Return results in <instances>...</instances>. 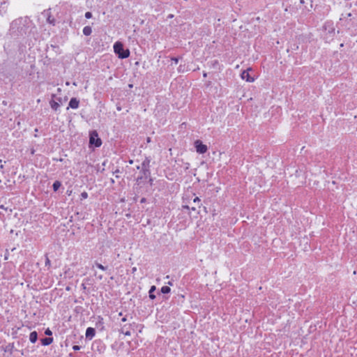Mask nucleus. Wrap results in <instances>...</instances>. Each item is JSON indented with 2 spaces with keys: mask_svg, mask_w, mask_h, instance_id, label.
I'll return each instance as SVG.
<instances>
[{
  "mask_svg": "<svg viewBox=\"0 0 357 357\" xmlns=\"http://www.w3.org/2000/svg\"><path fill=\"white\" fill-rule=\"evenodd\" d=\"M88 198V193L86 192H83L80 195L81 200L86 199Z\"/></svg>",
  "mask_w": 357,
  "mask_h": 357,
  "instance_id": "16",
  "label": "nucleus"
},
{
  "mask_svg": "<svg viewBox=\"0 0 357 357\" xmlns=\"http://www.w3.org/2000/svg\"><path fill=\"white\" fill-rule=\"evenodd\" d=\"M96 266L98 268H100V269H101L102 271H105L106 270V268L104 266H102V264H96Z\"/></svg>",
  "mask_w": 357,
  "mask_h": 357,
  "instance_id": "17",
  "label": "nucleus"
},
{
  "mask_svg": "<svg viewBox=\"0 0 357 357\" xmlns=\"http://www.w3.org/2000/svg\"><path fill=\"white\" fill-rule=\"evenodd\" d=\"M73 349L75 351H77V350H79L80 347H79V346H78V345H74V346L73 347Z\"/></svg>",
  "mask_w": 357,
  "mask_h": 357,
  "instance_id": "20",
  "label": "nucleus"
},
{
  "mask_svg": "<svg viewBox=\"0 0 357 357\" xmlns=\"http://www.w3.org/2000/svg\"><path fill=\"white\" fill-rule=\"evenodd\" d=\"M170 291H171V289L169 287H167V286H163L161 288V291L163 294H168V293L170 292Z\"/></svg>",
  "mask_w": 357,
  "mask_h": 357,
  "instance_id": "15",
  "label": "nucleus"
},
{
  "mask_svg": "<svg viewBox=\"0 0 357 357\" xmlns=\"http://www.w3.org/2000/svg\"><path fill=\"white\" fill-rule=\"evenodd\" d=\"M126 320H127L126 317H123V318H122V319H121V321H122L123 322L126 321Z\"/></svg>",
  "mask_w": 357,
  "mask_h": 357,
  "instance_id": "25",
  "label": "nucleus"
},
{
  "mask_svg": "<svg viewBox=\"0 0 357 357\" xmlns=\"http://www.w3.org/2000/svg\"><path fill=\"white\" fill-rule=\"evenodd\" d=\"M89 143L91 145H94L96 147H99L102 144V141L98 137V134L96 130L91 132Z\"/></svg>",
  "mask_w": 357,
  "mask_h": 357,
  "instance_id": "3",
  "label": "nucleus"
},
{
  "mask_svg": "<svg viewBox=\"0 0 357 357\" xmlns=\"http://www.w3.org/2000/svg\"><path fill=\"white\" fill-rule=\"evenodd\" d=\"M183 203L185 204L183 207L188 211V213L192 218L197 219L201 208L202 207V201L194 193L191 195H186L183 198Z\"/></svg>",
  "mask_w": 357,
  "mask_h": 357,
  "instance_id": "1",
  "label": "nucleus"
},
{
  "mask_svg": "<svg viewBox=\"0 0 357 357\" xmlns=\"http://www.w3.org/2000/svg\"><path fill=\"white\" fill-rule=\"evenodd\" d=\"M136 271H137V268H136V267H133V268H132V272L134 273H135Z\"/></svg>",
  "mask_w": 357,
  "mask_h": 357,
  "instance_id": "23",
  "label": "nucleus"
},
{
  "mask_svg": "<svg viewBox=\"0 0 357 357\" xmlns=\"http://www.w3.org/2000/svg\"><path fill=\"white\" fill-rule=\"evenodd\" d=\"M91 32H92V29L91 28V26H86L84 27L83 29V33L85 35V36H89L91 34Z\"/></svg>",
  "mask_w": 357,
  "mask_h": 357,
  "instance_id": "11",
  "label": "nucleus"
},
{
  "mask_svg": "<svg viewBox=\"0 0 357 357\" xmlns=\"http://www.w3.org/2000/svg\"><path fill=\"white\" fill-rule=\"evenodd\" d=\"M85 17L87 18V19H90L92 17V14L91 12H86L85 13Z\"/></svg>",
  "mask_w": 357,
  "mask_h": 357,
  "instance_id": "18",
  "label": "nucleus"
},
{
  "mask_svg": "<svg viewBox=\"0 0 357 357\" xmlns=\"http://www.w3.org/2000/svg\"><path fill=\"white\" fill-rule=\"evenodd\" d=\"M61 183L59 181H56L54 183H53V190L54 191H57L59 190V188L61 187Z\"/></svg>",
  "mask_w": 357,
  "mask_h": 357,
  "instance_id": "14",
  "label": "nucleus"
},
{
  "mask_svg": "<svg viewBox=\"0 0 357 357\" xmlns=\"http://www.w3.org/2000/svg\"><path fill=\"white\" fill-rule=\"evenodd\" d=\"M95 335V330L93 328H88L86 331V337L92 338Z\"/></svg>",
  "mask_w": 357,
  "mask_h": 357,
  "instance_id": "8",
  "label": "nucleus"
},
{
  "mask_svg": "<svg viewBox=\"0 0 357 357\" xmlns=\"http://www.w3.org/2000/svg\"><path fill=\"white\" fill-rule=\"evenodd\" d=\"M37 338H38V335L36 331H33L30 333L29 340L31 342L35 343L37 340Z\"/></svg>",
  "mask_w": 357,
  "mask_h": 357,
  "instance_id": "9",
  "label": "nucleus"
},
{
  "mask_svg": "<svg viewBox=\"0 0 357 357\" xmlns=\"http://www.w3.org/2000/svg\"><path fill=\"white\" fill-rule=\"evenodd\" d=\"M45 264L46 266H50V260L48 257L46 258Z\"/></svg>",
  "mask_w": 357,
  "mask_h": 357,
  "instance_id": "21",
  "label": "nucleus"
},
{
  "mask_svg": "<svg viewBox=\"0 0 357 357\" xmlns=\"http://www.w3.org/2000/svg\"><path fill=\"white\" fill-rule=\"evenodd\" d=\"M155 290V286H152L149 290V298L151 299H154L155 298V296L154 295L153 292Z\"/></svg>",
  "mask_w": 357,
  "mask_h": 357,
  "instance_id": "13",
  "label": "nucleus"
},
{
  "mask_svg": "<svg viewBox=\"0 0 357 357\" xmlns=\"http://www.w3.org/2000/svg\"><path fill=\"white\" fill-rule=\"evenodd\" d=\"M8 259V250H6V253L4 256V259L7 260Z\"/></svg>",
  "mask_w": 357,
  "mask_h": 357,
  "instance_id": "22",
  "label": "nucleus"
},
{
  "mask_svg": "<svg viewBox=\"0 0 357 357\" xmlns=\"http://www.w3.org/2000/svg\"><path fill=\"white\" fill-rule=\"evenodd\" d=\"M195 147L196 151L199 154H204L207 152L208 147L206 144H204L199 139H197L195 141Z\"/></svg>",
  "mask_w": 357,
  "mask_h": 357,
  "instance_id": "4",
  "label": "nucleus"
},
{
  "mask_svg": "<svg viewBox=\"0 0 357 357\" xmlns=\"http://www.w3.org/2000/svg\"><path fill=\"white\" fill-rule=\"evenodd\" d=\"M114 51L120 59H126L130 56V50H124L122 43L117 41L114 45Z\"/></svg>",
  "mask_w": 357,
  "mask_h": 357,
  "instance_id": "2",
  "label": "nucleus"
},
{
  "mask_svg": "<svg viewBox=\"0 0 357 357\" xmlns=\"http://www.w3.org/2000/svg\"><path fill=\"white\" fill-rule=\"evenodd\" d=\"M250 70H252V68H248L247 70H243L241 73V78L248 82H253L255 81V78L250 75Z\"/></svg>",
  "mask_w": 357,
  "mask_h": 357,
  "instance_id": "5",
  "label": "nucleus"
},
{
  "mask_svg": "<svg viewBox=\"0 0 357 357\" xmlns=\"http://www.w3.org/2000/svg\"><path fill=\"white\" fill-rule=\"evenodd\" d=\"M67 193H68V195H70L72 194V190H70V191H68H68H67Z\"/></svg>",
  "mask_w": 357,
  "mask_h": 357,
  "instance_id": "26",
  "label": "nucleus"
},
{
  "mask_svg": "<svg viewBox=\"0 0 357 357\" xmlns=\"http://www.w3.org/2000/svg\"><path fill=\"white\" fill-rule=\"evenodd\" d=\"M79 101L76 98H72L69 102V107L72 109H77L79 107Z\"/></svg>",
  "mask_w": 357,
  "mask_h": 357,
  "instance_id": "6",
  "label": "nucleus"
},
{
  "mask_svg": "<svg viewBox=\"0 0 357 357\" xmlns=\"http://www.w3.org/2000/svg\"><path fill=\"white\" fill-rule=\"evenodd\" d=\"M50 104L51 107L55 111L58 110L60 107V104L53 100L50 101Z\"/></svg>",
  "mask_w": 357,
  "mask_h": 357,
  "instance_id": "10",
  "label": "nucleus"
},
{
  "mask_svg": "<svg viewBox=\"0 0 357 357\" xmlns=\"http://www.w3.org/2000/svg\"><path fill=\"white\" fill-rule=\"evenodd\" d=\"M130 324L129 325H124L123 326H122L120 329V332L123 334H124L125 335H127V336H130L131 335V333H130Z\"/></svg>",
  "mask_w": 357,
  "mask_h": 357,
  "instance_id": "7",
  "label": "nucleus"
},
{
  "mask_svg": "<svg viewBox=\"0 0 357 357\" xmlns=\"http://www.w3.org/2000/svg\"><path fill=\"white\" fill-rule=\"evenodd\" d=\"M172 60H173V61H174V62H175L176 63H178V59H176V58H173V59H172Z\"/></svg>",
  "mask_w": 357,
  "mask_h": 357,
  "instance_id": "24",
  "label": "nucleus"
},
{
  "mask_svg": "<svg viewBox=\"0 0 357 357\" xmlns=\"http://www.w3.org/2000/svg\"><path fill=\"white\" fill-rule=\"evenodd\" d=\"M45 335H52V331H51L49 328H47V329L45 331Z\"/></svg>",
  "mask_w": 357,
  "mask_h": 357,
  "instance_id": "19",
  "label": "nucleus"
},
{
  "mask_svg": "<svg viewBox=\"0 0 357 357\" xmlns=\"http://www.w3.org/2000/svg\"><path fill=\"white\" fill-rule=\"evenodd\" d=\"M53 342V339L51 337H46L42 340V344L43 345H49Z\"/></svg>",
  "mask_w": 357,
  "mask_h": 357,
  "instance_id": "12",
  "label": "nucleus"
}]
</instances>
